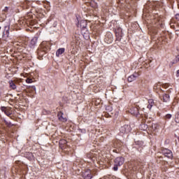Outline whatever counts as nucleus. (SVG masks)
Masks as SVG:
<instances>
[{"label":"nucleus","mask_w":179,"mask_h":179,"mask_svg":"<svg viewBox=\"0 0 179 179\" xmlns=\"http://www.w3.org/2000/svg\"><path fill=\"white\" fill-rule=\"evenodd\" d=\"M50 50H51V44H50V42H42L37 50L38 59L41 61L44 55H45Z\"/></svg>","instance_id":"1"},{"label":"nucleus","mask_w":179,"mask_h":179,"mask_svg":"<svg viewBox=\"0 0 179 179\" xmlns=\"http://www.w3.org/2000/svg\"><path fill=\"white\" fill-rule=\"evenodd\" d=\"M18 24L21 27L33 26L34 24V21H33V13H31V12H28L27 15L22 17L18 20Z\"/></svg>","instance_id":"2"},{"label":"nucleus","mask_w":179,"mask_h":179,"mask_svg":"<svg viewBox=\"0 0 179 179\" xmlns=\"http://www.w3.org/2000/svg\"><path fill=\"white\" fill-rule=\"evenodd\" d=\"M28 40L29 39L26 37H20L17 41L13 43V46L17 49L20 52H22V51L26 48Z\"/></svg>","instance_id":"3"},{"label":"nucleus","mask_w":179,"mask_h":179,"mask_svg":"<svg viewBox=\"0 0 179 179\" xmlns=\"http://www.w3.org/2000/svg\"><path fill=\"white\" fill-rule=\"evenodd\" d=\"M124 157H118L117 158H115L114 163V167H113V170L114 171H117V170H118V167H120V166H122V164H124Z\"/></svg>","instance_id":"4"},{"label":"nucleus","mask_w":179,"mask_h":179,"mask_svg":"<svg viewBox=\"0 0 179 179\" xmlns=\"http://www.w3.org/2000/svg\"><path fill=\"white\" fill-rule=\"evenodd\" d=\"M93 169H84L83 172V177L84 179H92L93 178V172L92 171Z\"/></svg>","instance_id":"5"},{"label":"nucleus","mask_w":179,"mask_h":179,"mask_svg":"<svg viewBox=\"0 0 179 179\" xmlns=\"http://www.w3.org/2000/svg\"><path fill=\"white\" fill-rule=\"evenodd\" d=\"M78 23L76 24L77 27H80L81 30H85L86 27H87V22L86 20H83L81 21H79V19L77 18Z\"/></svg>","instance_id":"6"},{"label":"nucleus","mask_w":179,"mask_h":179,"mask_svg":"<svg viewBox=\"0 0 179 179\" xmlns=\"http://www.w3.org/2000/svg\"><path fill=\"white\" fill-rule=\"evenodd\" d=\"M129 113L131 114V115H134V117H138L139 115V106H132L129 110Z\"/></svg>","instance_id":"7"},{"label":"nucleus","mask_w":179,"mask_h":179,"mask_svg":"<svg viewBox=\"0 0 179 179\" xmlns=\"http://www.w3.org/2000/svg\"><path fill=\"white\" fill-rule=\"evenodd\" d=\"M26 93H29L31 96H34L36 94V86H28L25 90Z\"/></svg>","instance_id":"8"},{"label":"nucleus","mask_w":179,"mask_h":179,"mask_svg":"<svg viewBox=\"0 0 179 179\" xmlns=\"http://www.w3.org/2000/svg\"><path fill=\"white\" fill-rule=\"evenodd\" d=\"M9 9L10 8L8 6H6L1 11V19L0 20H1V22H3L5 20V19H6V15H8V12H9Z\"/></svg>","instance_id":"9"},{"label":"nucleus","mask_w":179,"mask_h":179,"mask_svg":"<svg viewBox=\"0 0 179 179\" xmlns=\"http://www.w3.org/2000/svg\"><path fill=\"white\" fill-rule=\"evenodd\" d=\"M116 39L117 40H121V36H122V29L121 27H118L115 30Z\"/></svg>","instance_id":"10"},{"label":"nucleus","mask_w":179,"mask_h":179,"mask_svg":"<svg viewBox=\"0 0 179 179\" xmlns=\"http://www.w3.org/2000/svg\"><path fill=\"white\" fill-rule=\"evenodd\" d=\"M58 120L61 122H66L68 121V118L64 115V113L59 111L57 114Z\"/></svg>","instance_id":"11"},{"label":"nucleus","mask_w":179,"mask_h":179,"mask_svg":"<svg viewBox=\"0 0 179 179\" xmlns=\"http://www.w3.org/2000/svg\"><path fill=\"white\" fill-rule=\"evenodd\" d=\"M141 74L138 72H134L132 75L128 77V82H134V80H136V78H138Z\"/></svg>","instance_id":"12"},{"label":"nucleus","mask_w":179,"mask_h":179,"mask_svg":"<svg viewBox=\"0 0 179 179\" xmlns=\"http://www.w3.org/2000/svg\"><path fill=\"white\" fill-rule=\"evenodd\" d=\"M163 155H164L165 157H168V159H173V152L169 149L164 150Z\"/></svg>","instance_id":"13"},{"label":"nucleus","mask_w":179,"mask_h":179,"mask_svg":"<svg viewBox=\"0 0 179 179\" xmlns=\"http://www.w3.org/2000/svg\"><path fill=\"white\" fill-rule=\"evenodd\" d=\"M22 9H30L31 8V1L25 0L22 4Z\"/></svg>","instance_id":"14"},{"label":"nucleus","mask_w":179,"mask_h":179,"mask_svg":"<svg viewBox=\"0 0 179 179\" xmlns=\"http://www.w3.org/2000/svg\"><path fill=\"white\" fill-rule=\"evenodd\" d=\"M1 110L6 114V115H7L8 117H10V115L12 114L11 109H10L9 108H6L5 106H2L1 108Z\"/></svg>","instance_id":"15"},{"label":"nucleus","mask_w":179,"mask_h":179,"mask_svg":"<svg viewBox=\"0 0 179 179\" xmlns=\"http://www.w3.org/2000/svg\"><path fill=\"white\" fill-rule=\"evenodd\" d=\"M9 85L10 89L13 90H16V92H20V90H17V86L16 85V83L14 81H9Z\"/></svg>","instance_id":"16"},{"label":"nucleus","mask_w":179,"mask_h":179,"mask_svg":"<svg viewBox=\"0 0 179 179\" xmlns=\"http://www.w3.org/2000/svg\"><path fill=\"white\" fill-rule=\"evenodd\" d=\"M64 52H65V48H59L57 51H56V57H61L62 54H64Z\"/></svg>","instance_id":"17"},{"label":"nucleus","mask_w":179,"mask_h":179,"mask_svg":"<svg viewBox=\"0 0 179 179\" xmlns=\"http://www.w3.org/2000/svg\"><path fill=\"white\" fill-rule=\"evenodd\" d=\"M66 143H68L66 140H65V139L60 140L59 143V147L61 148V149H65V145Z\"/></svg>","instance_id":"18"},{"label":"nucleus","mask_w":179,"mask_h":179,"mask_svg":"<svg viewBox=\"0 0 179 179\" xmlns=\"http://www.w3.org/2000/svg\"><path fill=\"white\" fill-rule=\"evenodd\" d=\"M153 106H155V101L153 99H149L148 100V108L149 110H151Z\"/></svg>","instance_id":"19"},{"label":"nucleus","mask_w":179,"mask_h":179,"mask_svg":"<svg viewBox=\"0 0 179 179\" xmlns=\"http://www.w3.org/2000/svg\"><path fill=\"white\" fill-rule=\"evenodd\" d=\"M37 40H38V38L37 37H34L31 41H30V45L31 47H34V45H36L37 44Z\"/></svg>","instance_id":"20"},{"label":"nucleus","mask_w":179,"mask_h":179,"mask_svg":"<svg viewBox=\"0 0 179 179\" xmlns=\"http://www.w3.org/2000/svg\"><path fill=\"white\" fill-rule=\"evenodd\" d=\"M162 100L164 103H167V101H169V100H170V95L167 94H164L162 95Z\"/></svg>","instance_id":"21"},{"label":"nucleus","mask_w":179,"mask_h":179,"mask_svg":"<svg viewBox=\"0 0 179 179\" xmlns=\"http://www.w3.org/2000/svg\"><path fill=\"white\" fill-rule=\"evenodd\" d=\"M43 8L46 9V10L48 12L51 9V6H50V2L46 1L45 3H43Z\"/></svg>","instance_id":"22"},{"label":"nucleus","mask_w":179,"mask_h":179,"mask_svg":"<svg viewBox=\"0 0 179 179\" xmlns=\"http://www.w3.org/2000/svg\"><path fill=\"white\" fill-rule=\"evenodd\" d=\"M139 128L141 131H146L148 129V126L145 123L140 124Z\"/></svg>","instance_id":"23"},{"label":"nucleus","mask_w":179,"mask_h":179,"mask_svg":"<svg viewBox=\"0 0 179 179\" xmlns=\"http://www.w3.org/2000/svg\"><path fill=\"white\" fill-rule=\"evenodd\" d=\"M3 36H5V37H9V27H5Z\"/></svg>","instance_id":"24"},{"label":"nucleus","mask_w":179,"mask_h":179,"mask_svg":"<svg viewBox=\"0 0 179 179\" xmlns=\"http://www.w3.org/2000/svg\"><path fill=\"white\" fill-rule=\"evenodd\" d=\"M127 128H128V125H124L120 128V132L122 134H125L127 132Z\"/></svg>","instance_id":"25"},{"label":"nucleus","mask_w":179,"mask_h":179,"mask_svg":"<svg viewBox=\"0 0 179 179\" xmlns=\"http://www.w3.org/2000/svg\"><path fill=\"white\" fill-rule=\"evenodd\" d=\"M105 42L107 43V44H111L113 43V38H108V37H106L105 38Z\"/></svg>","instance_id":"26"},{"label":"nucleus","mask_w":179,"mask_h":179,"mask_svg":"<svg viewBox=\"0 0 179 179\" xmlns=\"http://www.w3.org/2000/svg\"><path fill=\"white\" fill-rule=\"evenodd\" d=\"M4 124H6V125H7V127H13V124H12V123L10 122H8L6 120H4Z\"/></svg>","instance_id":"27"},{"label":"nucleus","mask_w":179,"mask_h":179,"mask_svg":"<svg viewBox=\"0 0 179 179\" xmlns=\"http://www.w3.org/2000/svg\"><path fill=\"white\" fill-rule=\"evenodd\" d=\"M175 122H176V124H179V114L176 115Z\"/></svg>","instance_id":"28"},{"label":"nucleus","mask_w":179,"mask_h":179,"mask_svg":"<svg viewBox=\"0 0 179 179\" xmlns=\"http://www.w3.org/2000/svg\"><path fill=\"white\" fill-rule=\"evenodd\" d=\"M26 82H27V83H33V79L28 78H27Z\"/></svg>","instance_id":"29"},{"label":"nucleus","mask_w":179,"mask_h":179,"mask_svg":"<svg viewBox=\"0 0 179 179\" xmlns=\"http://www.w3.org/2000/svg\"><path fill=\"white\" fill-rule=\"evenodd\" d=\"M106 162H107L108 166H111V163H113L111 159H109L108 158L106 159Z\"/></svg>","instance_id":"30"},{"label":"nucleus","mask_w":179,"mask_h":179,"mask_svg":"<svg viewBox=\"0 0 179 179\" xmlns=\"http://www.w3.org/2000/svg\"><path fill=\"white\" fill-rule=\"evenodd\" d=\"M165 118H166L167 120H170V118H171V114L166 115Z\"/></svg>","instance_id":"31"},{"label":"nucleus","mask_w":179,"mask_h":179,"mask_svg":"<svg viewBox=\"0 0 179 179\" xmlns=\"http://www.w3.org/2000/svg\"><path fill=\"white\" fill-rule=\"evenodd\" d=\"M27 155H28L29 157H33V153L31 152H27Z\"/></svg>","instance_id":"32"},{"label":"nucleus","mask_w":179,"mask_h":179,"mask_svg":"<svg viewBox=\"0 0 179 179\" xmlns=\"http://www.w3.org/2000/svg\"><path fill=\"white\" fill-rule=\"evenodd\" d=\"M118 115H119V112H118V111L115 112V118H118Z\"/></svg>","instance_id":"33"},{"label":"nucleus","mask_w":179,"mask_h":179,"mask_svg":"<svg viewBox=\"0 0 179 179\" xmlns=\"http://www.w3.org/2000/svg\"><path fill=\"white\" fill-rule=\"evenodd\" d=\"M106 117L107 118H111V115H110L109 113H106Z\"/></svg>","instance_id":"34"},{"label":"nucleus","mask_w":179,"mask_h":179,"mask_svg":"<svg viewBox=\"0 0 179 179\" xmlns=\"http://www.w3.org/2000/svg\"><path fill=\"white\" fill-rule=\"evenodd\" d=\"M113 152H114L115 153H119L120 150H113Z\"/></svg>","instance_id":"35"},{"label":"nucleus","mask_w":179,"mask_h":179,"mask_svg":"<svg viewBox=\"0 0 179 179\" xmlns=\"http://www.w3.org/2000/svg\"><path fill=\"white\" fill-rule=\"evenodd\" d=\"M176 19L178 20L179 22V14L176 15Z\"/></svg>","instance_id":"36"},{"label":"nucleus","mask_w":179,"mask_h":179,"mask_svg":"<svg viewBox=\"0 0 179 179\" xmlns=\"http://www.w3.org/2000/svg\"><path fill=\"white\" fill-rule=\"evenodd\" d=\"M176 59L177 62H179V55L176 57Z\"/></svg>","instance_id":"37"},{"label":"nucleus","mask_w":179,"mask_h":179,"mask_svg":"<svg viewBox=\"0 0 179 179\" xmlns=\"http://www.w3.org/2000/svg\"><path fill=\"white\" fill-rule=\"evenodd\" d=\"M92 162H94V160H96V158L92 157Z\"/></svg>","instance_id":"38"},{"label":"nucleus","mask_w":179,"mask_h":179,"mask_svg":"<svg viewBox=\"0 0 179 179\" xmlns=\"http://www.w3.org/2000/svg\"><path fill=\"white\" fill-rule=\"evenodd\" d=\"M33 75H34V73H31V78H33Z\"/></svg>","instance_id":"39"},{"label":"nucleus","mask_w":179,"mask_h":179,"mask_svg":"<svg viewBox=\"0 0 179 179\" xmlns=\"http://www.w3.org/2000/svg\"><path fill=\"white\" fill-rule=\"evenodd\" d=\"M0 30H1V27H0Z\"/></svg>","instance_id":"40"},{"label":"nucleus","mask_w":179,"mask_h":179,"mask_svg":"<svg viewBox=\"0 0 179 179\" xmlns=\"http://www.w3.org/2000/svg\"><path fill=\"white\" fill-rule=\"evenodd\" d=\"M178 3H179V0H178Z\"/></svg>","instance_id":"41"},{"label":"nucleus","mask_w":179,"mask_h":179,"mask_svg":"<svg viewBox=\"0 0 179 179\" xmlns=\"http://www.w3.org/2000/svg\"><path fill=\"white\" fill-rule=\"evenodd\" d=\"M178 141H179V138H178Z\"/></svg>","instance_id":"42"}]
</instances>
